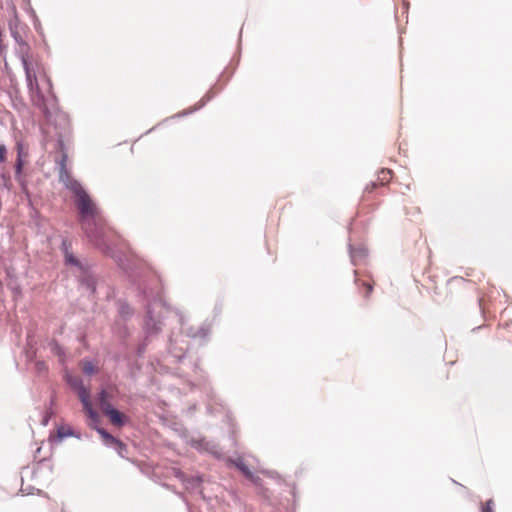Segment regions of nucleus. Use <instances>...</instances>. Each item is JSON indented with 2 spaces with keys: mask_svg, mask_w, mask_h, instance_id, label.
I'll use <instances>...</instances> for the list:
<instances>
[{
  "mask_svg": "<svg viewBox=\"0 0 512 512\" xmlns=\"http://www.w3.org/2000/svg\"><path fill=\"white\" fill-rule=\"evenodd\" d=\"M74 196L82 227L89 240L100 250L109 249L108 241L113 236L98 207L78 181H68L67 187Z\"/></svg>",
  "mask_w": 512,
  "mask_h": 512,
  "instance_id": "1",
  "label": "nucleus"
},
{
  "mask_svg": "<svg viewBox=\"0 0 512 512\" xmlns=\"http://www.w3.org/2000/svg\"><path fill=\"white\" fill-rule=\"evenodd\" d=\"M26 81L32 104L48 117L49 99L47 95L52 94V88L47 90V84L40 78L27 79Z\"/></svg>",
  "mask_w": 512,
  "mask_h": 512,
  "instance_id": "2",
  "label": "nucleus"
},
{
  "mask_svg": "<svg viewBox=\"0 0 512 512\" xmlns=\"http://www.w3.org/2000/svg\"><path fill=\"white\" fill-rule=\"evenodd\" d=\"M22 65L25 70L26 80L32 78H40V80L44 81L47 84V90L51 89V79L48 76L46 69L42 63H40L38 60L32 57L30 58V60L23 62Z\"/></svg>",
  "mask_w": 512,
  "mask_h": 512,
  "instance_id": "3",
  "label": "nucleus"
},
{
  "mask_svg": "<svg viewBox=\"0 0 512 512\" xmlns=\"http://www.w3.org/2000/svg\"><path fill=\"white\" fill-rule=\"evenodd\" d=\"M102 412L105 416L109 418L110 423L117 427L123 426L128 420L125 414L113 408L112 405L105 404L104 411Z\"/></svg>",
  "mask_w": 512,
  "mask_h": 512,
  "instance_id": "4",
  "label": "nucleus"
},
{
  "mask_svg": "<svg viewBox=\"0 0 512 512\" xmlns=\"http://www.w3.org/2000/svg\"><path fill=\"white\" fill-rule=\"evenodd\" d=\"M80 400L83 404L85 414L91 419L93 424L96 425L99 422V415L93 409L92 404L90 402V392L81 390Z\"/></svg>",
  "mask_w": 512,
  "mask_h": 512,
  "instance_id": "5",
  "label": "nucleus"
},
{
  "mask_svg": "<svg viewBox=\"0 0 512 512\" xmlns=\"http://www.w3.org/2000/svg\"><path fill=\"white\" fill-rule=\"evenodd\" d=\"M8 27L10 34L27 33L28 31L27 25L20 20L15 7L12 8V16L9 19Z\"/></svg>",
  "mask_w": 512,
  "mask_h": 512,
  "instance_id": "6",
  "label": "nucleus"
},
{
  "mask_svg": "<svg viewBox=\"0 0 512 512\" xmlns=\"http://www.w3.org/2000/svg\"><path fill=\"white\" fill-rule=\"evenodd\" d=\"M66 162H67V155H66V153H63L62 158L59 162V166H60L59 177H60V180L64 183L65 187H67L68 181H76L75 179H73L70 176V174L66 168Z\"/></svg>",
  "mask_w": 512,
  "mask_h": 512,
  "instance_id": "7",
  "label": "nucleus"
},
{
  "mask_svg": "<svg viewBox=\"0 0 512 512\" xmlns=\"http://www.w3.org/2000/svg\"><path fill=\"white\" fill-rule=\"evenodd\" d=\"M16 54L21 59L22 63L30 60V58L33 57L31 53V47L27 42L22 43L21 45L16 47Z\"/></svg>",
  "mask_w": 512,
  "mask_h": 512,
  "instance_id": "8",
  "label": "nucleus"
},
{
  "mask_svg": "<svg viewBox=\"0 0 512 512\" xmlns=\"http://www.w3.org/2000/svg\"><path fill=\"white\" fill-rule=\"evenodd\" d=\"M93 427L97 430V432L101 436L103 442L107 446H115V444L118 443V439L115 438L114 436H112L110 433H108L105 429L99 428L96 426H93Z\"/></svg>",
  "mask_w": 512,
  "mask_h": 512,
  "instance_id": "9",
  "label": "nucleus"
},
{
  "mask_svg": "<svg viewBox=\"0 0 512 512\" xmlns=\"http://www.w3.org/2000/svg\"><path fill=\"white\" fill-rule=\"evenodd\" d=\"M393 172L390 169L383 168L379 171L377 181L380 185H385L392 179Z\"/></svg>",
  "mask_w": 512,
  "mask_h": 512,
  "instance_id": "10",
  "label": "nucleus"
},
{
  "mask_svg": "<svg viewBox=\"0 0 512 512\" xmlns=\"http://www.w3.org/2000/svg\"><path fill=\"white\" fill-rule=\"evenodd\" d=\"M68 383L77 391L79 398H80L81 390L89 391L88 389L85 388L82 380L79 377H69Z\"/></svg>",
  "mask_w": 512,
  "mask_h": 512,
  "instance_id": "11",
  "label": "nucleus"
},
{
  "mask_svg": "<svg viewBox=\"0 0 512 512\" xmlns=\"http://www.w3.org/2000/svg\"><path fill=\"white\" fill-rule=\"evenodd\" d=\"M112 398V393L109 392L108 390H102L100 393H99V406H100V409L101 411H104V406L105 404L107 405H112L110 403V399Z\"/></svg>",
  "mask_w": 512,
  "mask_h": 512,
  "instance_id": "12",
  "label": "nucleus"
},
{
  "mask_svg": "<svg viewBox=\"0 0 512 512\" xmlns=\"http://www.w3.org/2000/svg\"><path fill=\"white\" fill-rule=\"evenodd\" d=\"M73 432L70 427L60 426L56 430V437L58 441H62L65 437L72 436Z\"/></svg>",
  "mask_w": 512,
  "mask_h": 512,
  "instance_id": "13",
  "label": "nucleus"
},
{
  "mask_svg": "<svg viewBox=\"0 0 512 512\" xmlns=\"http://www.w3.org/2000/svg\"><path fill=\"white\" fill-rule=\"evenodd\" d=\"M82 370L85 374L88 375H92L97 372L95 365L91 361H83Z\"/></svg>",
  "mask_w": 512,
  "mask_h": 512,
  "instance_id": "14",
  "label": "nucleus"
},
{
  "mask_svg": "<svg viewBox=\"0 0 512 512\" xmlns=\"http://www.w3.org/2000/svg\"><path fill=\"white\" fill-rule=\"evenodd\" d=\"M65 261H66V263L71 264V265H75V266L79 265L78 260L73 256V254L67 248H65Z\"/></svg>",
  "mask_w": 512,
  "mask_h": 512,
  "instance_id": "15",
  "label": "nucleus"
},
{
  "mask_svg": "<svg viewBox=\"0 0 512 512\" xmlns=\"http://www.w3.org/2000/svg\"><path fill=\"white\" fill-rule=\"evenodd\" d=\"M26 34L27 33H23V32H20L18 34H11V36L13 37V39L15 40L17 46L21 45L22 43H26Z\"/></svg>",
  "mask_w": 512,
  "mask_h": 512,
  "instance_id": "16",
  "label": "nucleus"
},
{
  "mask_svg": "<svg viewBox=\"0 0 512 512\" xmlns=\"http://www.w3.org/2000/svg\"><path fill=\"white\" fill-rule=\"evenodd\" d=\"M359 285L364 289V296L368 297L373 290V285L365 281H362L361 283H359Z\"/></svg>",
  "mask_w": 512,
  "mask_h": 512,
  "instance_id": "17",
  "label": "nucleus"
},
{
  "mask_svg": "<svg viewBox=\"0 0 512 512\" xmlns=\"http://www.w3.org/2000/svg\"><path fill=\"white\" fill-rule=\"evenodd\" d=\"M0 57H2L4 61H6V45L4 44L2 39V32H0ZM5 65H7V62H5Z\"/></svg>",
  "mask_w": 512,
  "mask_h": 512,
  "instance_id": "18",
  "label": "nucleus"
},
{
  "mask_svg": "<svg viewBox=\"0 0 512 512\" xmlns=\"http://www.w3.org/2000/svg\"><path fill=\"white\" fill-rule=\"evenodd\" d=\"M493 505H494V502L492 499L486 501L485 504H483V506H482V512H494Z\"/></svg>",
  "mask_w": 512,
  "mask_h": 512,
  "instance_id": "19",
  "label": "nucleus"
},
{
  "mask_svg": "<svg viewBox=\"0 0 512 512\" xmlns=\"http://www.w3.org/2000/svg\"><path fill=\"white\" fill-rule=\"evenodd\" d=\"M115 447L120 456H123V452L126 451L127 446L121 440L118 439V443L115 444Z\"/></svg>",
  "mask_w": 512,
  "mask_h": 512,
  "instance_id": "20",
  "label": "nucleus"
},
{
  "mask_svg": "<svg viewBox=\"0 0 512 512\" xmlns=\"http://www.w3.org/2000/svg\"><path fill=\"white\" fill-rule=\"evenodd\" d=\"M238 467H239V469L243 472V474H244L246 477H248V478H252V476H253V475H252V472L249 470V468H248L246 465H244V464H242V463H241V464H238Z\"/></svg>",
  "mask_w": 512,
  "mask_h": 512,
  "instance_id": "21",
  "label": "nucleus"
},
{
  "mask_svg": "<svg viewBox=\"0 0 512 512\" xmlns=\"http://www.w3.org/2000/svg\"><path fill=\"white\" fill-rule=\"evenodd\" d=\"M6 147L4 145H0V163L4 162L6 159Z\"/></svg>",
  "mask_w": 512,
  "mask_h": 512,
  "instance_id": "22",
  "label": "nucleus"
},
{
  "mask_svg": "<svg viewBox=\"0 0 512 512\" xmlns=\"http://www.w3.org/2000/svg\"><path fill=\"white\" fill-rule=\"evenodd\" d=\"M17 166H18V169L20 170L21 169V162L20 161H18V165Z\"/></svg>",
  "mask_w": 512,
  "mask_h": 512,
  "instance_id": "23",
  "label": "nucleus"
},
{
  "mask_svg": "<svg viewBox=\"0 0 512 512\" xmlns=\"http://www.w3.org/2000/svg\"><path fill=\"white\" fill-rule=\"evenodd\" d=\"M376 185H377L376 183H373L372 184V189H374L376 187Z\"/></svg>",
  "mask_w": 512,
  "mask_h": 512,
  "instance_id": "24",
  "label": "nucleus"
}]
</instances>
